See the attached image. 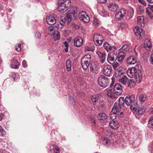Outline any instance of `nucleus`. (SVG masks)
<instances>
[{
    "label": "nucleus",
    "instance_id": "0eeeda50",
    "mask_svg": "<svg viewBox=\"0 0 153 153\" xmlns=\"http://www.w3.org/2000/svg\"><path fill=\"white\" fill-rule=\"evenodd\" d=\"M80 20L83 22L88 23L90 21V18L88 15L85 11L80 12L79 15Z\"/></svg>",
    "mask_w": 153,
    "mask_h": 153
},
{
    "label": "nucleus",
    "instance_id": "e2e57ef3",
    "mask_svg": "<svg viewBox=\"0 0 153 153\" xmlns=\"http://www.w3.org/2000/svg\"><path fill=\"white\" fill-rule=\"evenodd\" d=\"M16 49L17 51L18 52H19L21 51V48L20 44L18 45V47H16Z\"/></svg>",
    "mask_w": 153,
    "mask_h": 153
},
{
    "label": "nucleus",
    "instance_id": "c03bdc74",
    "mask_svg": "<svg viewBox=\"0 0 153 153\" xmlns=\"http://www.w3.org/2000/svg\"><path fill=\"white\" fill-rule=\"evenodd\" d=\"M107 95L108 97H110L112 98H115L114 95V93H113L112 90H108L107 91Z\"/></svg>",
    "mask_w": 153,
    "mask_h": 153
},
{
    "label": "nucleus",
    "instance_id": "20e7f679",
    "mask_svg": "<svg viewBox=\"0 0 153 153\" xmlns=\"http://www.w3.org/2000/svg\"><path fill=\"white\" fill-rule=\"evenodd\" d=\"M91 58L90 55L88 54L85 55L82 58L81 64L83 69L85 70L87 69L91 63Z\"/></svg>",
    "mask_w": 153,
    "mask_h": 153
},
{
    "label": "nucleus",
    "instance_id": "4d7b16f0",
    "mask_svg": "<svg viewBox=\"0 0 153 153\" xmlns=\"http://www.w3.org/2000/svg\"><path fill=\"white\" fill-rule=\"evenodd\" d=\"M22 65L23 67L26 68L27 67V65L26 61L25 60H23L22 62Z\"/></svg>",
    "mask_w": 153,
    "mask_h": 153
},
{
    "label": "nucleus",
    "instance_id": "13d9d810",
    "mask_svg": "<svg viewBox=\"0 0 153 153\" xmlns=\"http://www.w3.org/2000/svg\"><path fill=\"white\" fill-rule=\"evenodd\" d=\"M69 98L70 99V102L71 104H73L74 103H75V101L74 100V99L72 98V99H71V96H69Z\"/></svg>",
    "mask_w": 153,
    "mask_h": 153
},
{
    "label": "nucleus",
    "instance_id": "58836bf2",
    "mask_svg": "<svg viewBox=\"0 0 153 153\" xmlns=\"http://www.w3.org/2000/svg\"><path fill=\"white\" fill-rule=\"evenodd\" d=\"M121 108H122L118 107L117 106L116 114L117 116H118L119 117H122L123 116V111H121Z\"/></svg>",
    "mask_w": 153,
    "mask_h": 153
},
{
    "label": "nucleus",
    "instance_id": "ea45409f",
    "mask_svg": "<svg viewBox=\"0 0 153 153\" xmlns=\"http://www.w3.org/2000/svg\"><path fill=\"white\" fill-rule=\"evenodd\" d=\"M66 67L67 70L70 71L71 70V62L69 59H68L66 62Z\"/></svg>",
    "mask_w": 153,
    "mask_h": 153
},
{
    "label": "nucleus",
    "instance_id": "79ce46f5",
    "mask_svg": "<svg viewBox=\"0 0 153 153\" xmlns=\"http://www.w3.org/2000/svg\"><path fill=\"white\" fill-rule=\"evenodd\" d=\"M59 150V148L57 146L52 144L50 146V151H53L54 152L58 151Z\"/></svg>",
    "mask_w": 153,
    "mask_h": 153
},
{
    "label": "nucleus",
    "instance_id": "5fc2aeb1",
    "mask_svg": "<svg viewBox=\"0 0 153 153\" xmlns=\"http://www.w3.org/2000/svg\"><path fill=\"white\" fill-rule=\"evenodd\" d=\"M93 24L95 25H97L99 23V20L97 19L94 18L93 22Z\"/></svg>",
    "mask_w": 153,
    "mask_h": 153
},
{
    "label": "nucleus",
    "instance_id": "9d476101",
    "mask_svg": "<svg viewBox=\"0 0 153 153\" xmlns=\"http://www.w3.org/2000/svg\"><path fill=\"white\" fill-rule=\"evenodd\" d=\"M137 69L135 67L129 68L127 71L128 76L130 78H137Z\"/></svg>",
    "mask_w": 153,
    "mask_h": 153
},
{
    "label": "nucleus",
    "instance_id": "a19ab883",
    "mask_svg": "<svg viewBox=\"0 0 153 153\" xmlns=\"http://www.w3.org/2000/svg\"><path fill=\"white\" fill-rule=\"evenodd\" d=\"M102 143L105 146H108L110 145V142L107 138H104L102 139Z\"/></svg>",
    "mask_w": 153,
    "mask_h": 153
},
{
    "label": "nucleus",
    "instance_id": "bb28decb",
    "mask_svg": "<svg viewBox=\"0 0 153 153\" xmlns=\"http://www.w3.org/2000/svg\"><path fill=\"white\" fill-rule=\"evenodd\" d=\"M129 79L126 75H123L119 79L120 82L124 85H126L128 83Z\"/></svg>",
    "mask_w": 153,
    "mask_h": 153
},
{
    "label": "nucleus",
    "instance_id": "052dcab7",
    "mask_svg": "<svg viewBox=\"0 0 153 153\" xmlns=\"http://www.w3.org/2000/svg\"><path fill=\"white\" fill-rule=\"evenodd\" d=\"M90 118L92 122V123H95V120L94 119V116L92 115H91L90 116Z\"/></svg>",
    "mask_w": 153,
    "mask_h": 153
},
{
    "label": "nucleus",
    "instance_id": "1a4fd4ad",
    "mask_svg": "<svg viewBox=\"0 0 153 153\" xmlns=\"http://www.w3.org/2000/svg\"><path fill=\"white\" fill-rule=\"evenodd\" d=\"M56 18L57 16L56 15H51L48 17L46 21L48 25H53L56 23Z\"/></svg>",
    "mask_w": 153,
    "mask_h": 153
},
{
    "label": "nucleus",
    "instance_id": "4c0bfd02",
    "mask_svg": "<svg viewBox=\"0 0 153 153\" xmlns=\"http://www.w3.org/2000/svg\"><path fill=\"white\" fill-rule=\"evenodd\" d=\"M99 98V95L97 94L94 95L92 97L91 100L94 105H96V102L98 100Z\"/></svg>",
    "mask_w": 153,
    "mask_h": 153
},
{
    "label": "nucleus",
    "instance_id": "4be33fe9",
    "mask_svg": "<svg viewBox=\"0 0 153 153\" xmlns=\"http://www.w3.org/2000/svg\"><path fill=\"white\" fill-rule=\"evenodd\" d=\"M152 44L149 40L146 39L144 42V47L147 50L150 51L151 49Z\"/></svg>",
    "mask_w": 153,
    "mask_h": 153
},
{
    "label": "nucleus",
    "instance_id": "e433bc0d",
    "mask_svg": "<svg viewBox=\"0 0 153 153\" xmlns=\"http://www.w3.org/2000/svg\"><path fill=\"white\" fill-rule=\"evenodd\" d=\"M139 100L142 103H143L146 99V97L145 95L140 94L139 96Z\"/></svg>",
    "mask_w": 153,
    "mask_h": 153
},
{
    "label": "nucleus",
    "instance_id": "a211bd4d",
    "mask_svg": "<svg viewBox=\"0 0 153 153\" xmlns=\"http://www.w3.org/2000/svg\"><path fill=\"white\" fill-rule=\"evenodd\" d=\"M127 63L129 65H134L137 62L136 58L134 56H131L126 59Z\"/></svg>",
    "mask_w": 153,
    "mask_h": 153
},
{
    "label": "nucleus",
    "instance_id": "f3484780",
    "mask_svg": "<svg viewBox=\"0 0 153 153\" xmlns=\"http://www.w3.org/2000/svg\"><path fill=\"white\" fill-rule=\"evenodd\" d=\"M123 69V68L120 66L116 70L114 74V76L116 78H120L121 77H122L121 76H122L124 75Z\"/></svg>",
    "mask_w": 153,
    "mask_h": 153
},
{
    "label": "nucleus",
    "instance_id": "aec40b11",
    "mask_svg": "<svg viewBox=\"0 0 153 153\" xmlns=\"http://www.w3.org/2000/svg\"><path fill=\"white\" fill-rule=\"evenodd\" d=\"M90 70L93 74H95L97 72L98 68L97 64L94 62L91 63Z\"/></svg>",
    "mask_w": 153,
    "mask_h": 153
},
{
    "label": "nucleus",
    "instance_id": "a878e982",
    "mask_svg": "<svg viewBox=\"0 0 153 153\" xmlns=\"http://www.w3.org/2000/svg\"><path fill=\"white\" fill-rule=\"evenodd\" d=\"M137 22L138 25L142 27H144V19L143 16H138L137 17Z\"/></svg>",
    "mask_w": 153,
    "mask_h": 153
},
{
    "label": "nucleus",
    "instance_id": "4468645a",
    "mask_svg": "<svg viewBox=\"0 0 153 153\" xmlns=\"http://www.w3.org/2000/svg\"><path fill=\"white\" fill-rule=\"evenodd\" d=\"M126 53L124 51H120L118 53H115V58L119 62H121L124 58Z\"/></svg>",
    "mask_w": 153,
    "mask_h": 153
},
{
    "label": "nucleus",
    "instance_id": "603ef678",
    "mask_svg": "<svg viewBox=\"0 0 153 153\" xmlns=\"http://www.w3.org/2000/svg\"><path fill=\"white\" fill-rule=\"evenodd\" d=\"M63 44L66 47V48L65 49V51L66 52H68V43L67 42H65L63 43Z\"/></svg>",
    "mask_w": 153,
    "mask_h": 153
},
{
    "label": "nucleus",
    "instance_id": "473e14b6",
    "mask_svg": "<svg viewBox=\"0 0 153 153\" xmlns=\"http://www.w3.org/2000/svg\"><path fill=\"white\" fill-rule=\"evenodd\" d=\"M108 9L112 11H115L118 8V6L114 3H111L108 5Z\"/></svg>",
    "mask_w": 153,
    "mask_h": 153
},
{
    "label": "nucleus",
    "instance_id": "2f4dec72",
    "mask_svg": "<svg viewBox=\"0 0 153 153\" xmlns=\"http://www.w3.org/2000/svg\"><path fill=\"white\" fill-rule=\"evenodd\" d=\"M135 111L137 112V114L138 115L142 114L145 111V110L143 108L138 107L137 105V107L135 109H132Z\"/></svg>",
    "mask_w": 153,
    "mask_h": 153
},
{
    "label": "nucleus",
    "instance_id": "7c9ffc66",
    "mask_svg": "<svg viewBox=\"0 0 153 153\" xmlns=\"http://www.w3.org/2000/svg\"><path fill=\"white\" fill-rule=\"evenodd\" d=\"M20 64L19 62L16 59H13V62L11 64L12 68L16 69L19 68Z\"/></svg>",
    "mask_w": 153,
    "mask_h": 153
},
{
    "label": "nucleus",
    "instance_id": "9b49d317",
    "mask_svg": "<svg viewBox=\"0 0 153 153\" xmlns=\"http://www.w3.org/2000/svg\"><path fill=\"white\" fill-rule=\"evenodd\" d=\"M112 68L111 66L109 65L105 66L103 69V74L106 76H110L111 74Z\"/></svg>",
    "mask_w": 153,
    "mask_h": 153
},
{
    "label": "nucleus",
    "instance_id": "b1692460",
    "mask_svg": "<svg viewBox=\"0 0 153 153\" xmlns=\"http://www.w3.org/2000/svg\"><path fill=\"white\" fill-rule=\"evenodd\" d=\"M67 19L66 16H62L60 17V21L58 24V27L59 28H62L65 25V23Z\"/></svg>",
    "mask_w": 153,
    "mask_h": 153
},
{
    "label": "nucleus",
    "instance_id": "37998d69",
    "mask_svg": "<svg viewBox=\"0 0 153 153\" xmlns=\"http://www.w3.org/2000/svg\"><path fill=\"white\" fill-rule=\"evenodd\" d=\"M137 11L138 14H142L143 12V7L138 6L137 8Z\"/></svg>",
    "mask_w": 153,
    "mask_h": 153
},
{
    "label": "nucleus",
    "instance_id": "864d4df0",
    "mask_svg": "<svg viewBox=\"0 0 153 153\" xmlns=\"http://www.w3.org/2000/svg\"><path fill=\"white\" fill-rule=\"evenodd\" d=\"M137 78H134L137 79H139V81H140L142 80V74L141 73H138L137 74H136Z\"/></svg>",
    "mask_w": 153,
    "mask_h": 153
},
{
    "label": "nucleus",
    "instance_id": "5701e85b",
    "mask_svg": "<svg viewBox=\"0 0 153 153\" xmlns=\"http://www.w3.org/2000/svg\"><path fill=\"white\" fill-rule=\"evenodd\" d=\"M97 11L98 13L102 16L105 17L108 16V14L105 10L102 7L99 8L97 7Z\"/></svg>",
    "mask_w": 153,
    "mask_h": 153
},
{
    "label": "nucleus",
    "instance_id": "ddd939ff",
    "mask_svg": "<svg viewBox=\"0 0 153 153\" xmlns=\"http://www.w3.org/2000/svg\"><path fill=\"white\" fill-rule=\"evenodd\" d=\"M117 109V104H114V106L111 109V111L110 113V118L113 120L115 119L117 116L116 112Z\"/></svg>",
    "mask_w": 153,
    "mask_h": 153
},
{
    "label": "nucleus",
    "instance_id": "bf43d9fd",
    "mask_svg": "<svg viewBox=\"0 0 153 153\" xmlns=\"http://www.w3.org/2000/svg\"><path fill=\"white\" fill-rule=\"evenodd\" d=\"M138 2L144 6L146 5V3L144 0H137Z\"/></svg>",
    "mask_w": 153,
    "mask_h": 153
},
{
    "label": "nucleus",
    "instance_id": "c9c22d12",
    "mask_svg": "<svg viewBox=\"0 0 153 153\" xmlns=\"http://www.w3.org/2000/svg\"><path fill=\"white\" fill-rule=\"evenodd\" d=\"M128 86L131 88L134 87L136 83L134 80L132 79H128L127 84Z\"/></svg>",
    "mask_w": 153,
    "mask_h": 153
},
{
    "label": "nucleus",
    "instance_id": "6ab92c4d",
    "mask_svg": "<svg viewBox=\"0 0 153 153\" xmlns=\"http://www.w3.org/2000/svg\"><path fill=\"white\" fill-rule=\"evenodd\" d=\"M151 12H152L153 13V5H149L148 7L146 8V14L152 19L153 18V15Z\"/></svg>",
    "mask_w": 153,
    "mask_h": 153
},
{
    "label": "nucleus",
    "instance_id": "c756f323",
    "mask_svg": "<svg viewBox=\"0 0 153 153\" xmlns=\"http://www.w3.org/2000/svg\"><path fill=\"white\" fill-rule=\"evenodd\" d=\"M125 103V99L123 97H120L118 100V108H123L124 107V105Z\"/></svg>",
    "mask_w": 153,
    "mask_h": 153
},
{
    "label": "nucleus",
    "instance_id": "6e6d98bb",
    "mask_svg": "<svg viewBox=\"0 0 153 153\" xmlns=\"http://www.w3.org/2000/svg\"><path fill=\"white\" fill-rule=\"evenodd\" d=\"M127 24L125 22L123 23L121 25V27L122 28L124 29L127 27H128Z\"/></svg>",
    "mask_w": 153,
    "mask_h": 153
},
{
    "label": "nucleus",
    "instance_id": "6e6552de",
    "mask_svg": "<svg viewBox=\"0 0 153 153\" xmlns=\"http://www.w3.org/2000/svg\"><path fill=\"white\" fill-rule=\"evenodd\" d=\"M113 92L116 95H119L122 94L123 87L121 85L120 83L116 84L114 86Z\"/></svg>",
    "mask_w": 153,
    "mask_h": 153
},
{
    "label": "nucleus",
    "instance_id": "3c124183",
    "mask_svg": "<svg viewBox=\"0 0 153 153\" xmlns=\"http://www.w3.org/2000/svg\"><path fill=\"white\" fill-rule=\"evenodd\" d=\"M0 132L2 136H4L5 135L6 133L4 129H3L2 127L0 126Z\"/></svg>",
    "mask_w": 153,
    "mask_h": 153
},
{
    "label": "nucleus",
    "instance_id": "39448f33",
    "mask_svg": "<svg viewBox=\"0 0 153 153\" xmlns=\"http://www.w3.org/2000/svg\"><path fill=\"white\" fill-rule=\"evenodd\" d=\"M98 81L100 86L104 88L108 86L109 82L108 78L104 75H100L98 78Z\"/></svg>",
    "mask_w": 153,
    "mask_h": 153
},
{
    "label": "nucleus",
    "instance_id": "dca6fc26",
    "mask_svg": "<svg viewBox=\"0 0 153 153\" xmlns=\"http://www.w3.org/2000/svg\"><path fill=\"white\" fill-rule=\"evenodd\" d=\"M82 44L83 39L81 37L78 36L74 39V44L76 47H79L82 45Z\"/></svg>",
    "mask_w": 153,
    "mask_h": 153
},
{
    "label": "nucleus",
    "instance_id": "a18cd8bd",
    "mask_svg": "<svg viewBox=\"0 0 153 153\" xmlns=\"http://www.w3.org/2000/svg\"><path fill=\"white\" fill-rule=\"evenodd\" d=\"M148 126L149 128H153V117L151 118L149 120Z\"/></svg>",
    "mask_w": 153,
    "mask_h": 153
},
{
    "label": "nucleus",
    "instance_id": "774afa93",
    "mask_svg": "<svg viewBox=\"0 0 153 153\" xmlns=\"http://www.w3.org/2000/svg\"><path fill=\"white\" fill-rule=\"evenodd\" d=\"M150 61L151 63L153 65V53H152L151 56L150 58Z\"/></svg>",
    "mask_w": 153,
    "mask_h": 153
},
{
    "label": "nucleus",
    "instance_id": "c85d7f7f",
    "mask_svg": "<svg viewBox=\"0 0 153 153\" xmlns=\"http://www.w3.org/2000/svg\"><path fill=\"white\" fill-rule=\"evenodd\" d=\"M97 54L101 59V62L103 63L106 57V55L105 53H102L100 51L97 52Z\"/></svg>",
    "mask_w": 153,
    "mask_h": 153
},
{
    "label": "nucleus",
    "instance_id": "412c9836",
    "mask_svg": "<svg viewBox=\"0 0 153 153\" xmlns=\"http://www.w3.org/2000/svg\"><path fill=\"white\" fill-rule=\"evenodd\" d=\"M103 46L104 48L107 51L112 50L113 48L114 49H116V46L112 45L107 42L104 43Z\"/></svg>",
    "mask_w": 153,
    "mask_h": 153
},
{
    "label": "nucleus",
    "instance_id": "2eb2a0df",
    "mask_svg": "<svg viewBox=\"0 0 153 153\" xmlns=\"http://www.w3.org/2000/svg\"><path fill=\"white\" fill-rule=\"evenodd\" d=\"M115 52H110L108 54L107 58V61L110 64H112L115 61Z\"/></svg>",
    "mask_w": 153,
    "mask_h": 153
},
{
    "label": "nucleus",
    "instance_id": "8fccbe9b",
    "mask_svg": "<svg viewBox=\"0 0 153 153\" xmlns=\"http://www.w3.org/2000/svg\"><path fill=\"white\" fill-rule=\"evenodd\" d=\"M100 105L103 109L105 108L106 102L103 100H101L100 102Z\"/></svg>",
    "mask_w": 153,
    "mask_h": 153
},
{
    "label": "nucleus",
    "instance_id": "49530a36",
    "mask_svg": "<svg viewBox=\"0 0 153 153\" xmlns=\"http://www.w3.org/2000/svg\"><path fill=\"white\" fill-rule=\"evenodd\" d=\"M94 42L97 46H99L101 45L103 42V40H93Z\"/></svg>",
    "mask_w": 153,
    "mask_h": 153
},
{
    "label": "nucleus",
    "instance_id": "680f3d73",
    "mask_svg": "<svg viewBox=\"0 0 153 153\" xmlns=\"http://www.w3.org/2000/svg\"><path fill=\"white\" fill-rule=\"evenodd\" d=\"M35 35L36 37L39 38L41 37V34L39 32H37L36 33Z\"/></svg>",
    "mask_w": 153,
    "mask_h": 153
},
{
    "label": "nucleus",
    "instance_id": "f03ea898",
    "mask_svg": "<svg viewBox=\"0 0 153 153\" xmlns=\"http://www.w3.org/2000/svg\"><path fill=\"white\" fill-rule=\"evenodd\" d=\"M77 8L76 7L73 6L70 8L66 13L67 23H70L72 20H75L77 18Z\"/></svg>",
    "mask_w": 153,
    "mask_h": 153
},
{
    "label": "nucleus",
    "instance_id": "f8f14e48",
    "mask_svg": "<svg viewBox=\"0 0 153 153\" xmlns=\"http://www.w3.org/2000/svg\"><path fill=\"white\" fill-rule=\"evenodd\" d=\"M126 14V10L124 9H121L117 11L115 15V18L118 19H122Z\"/></svg>",
    "mask_w": 153,
    "mask_h": 153
},
{
    "label": "nucleus",
    "instance_id": "de8ad7c7",
    "mask_svg": "<svg viewBox=\"0 0 153 153\" xmlns=\"http://www.w3.org/2000/svg\"><path fill=\"white\" fill-rule=\"evenodd\" d=\"M120 49L125 51H128L129 50V47L127 45H123Z\"/></svg>",
    "mask_w": 153,
    "mask_h": 153
},
{
    "label": "nucleus",
    "instance_id": "cd10ccee",
    "mask_svg": "<svg viewBox=\"0 0 153 153\" xmlns=\"http://www.w3.org/2000/svg\"><path fill=\"white\" fill-rule=\"evenodd\" d=\"M107 116L104 113H101L99 114L97 116L98 119L102 122H103L104 120L107 118Z\"/></svg>",
    "mask_w": 153,
    "mask_h": 153
},
{
    "label": "nucleus",
    "instance_id": "f704fd0d",
    "mask_svg": "<svg viewBox=\"0 0 153 153\" xmlns=\"http://www.w3.org/2000/svg\"><path fill=\"white\" fill-rule=\"evenodd\" d=\"M103 40V36L100 34L95 33L93 36V40Z\"/></svg>",
    "mask_w": 153,
    "mask_h": 153
},
{
    "label": "nucleus",
    "instance_id": "7ed1b4c3",
    "mask_svg": "<svg viewBox=\"0 0 153 153\" xmlns=\"http://www.w3.org/2000/svg\"><path fill=\"white\" fill-rule=\"evenodd\" d=\"M125 99V103L128 106H130V108L135 109L137 107V104L135 100V97L133 95L127 96Z\"/></svg>",
    "mask_w": 153,
    "mask_h": 153
},
{
    "label": "nucleus",
    "instance_id": "393cba45",
    "mask_svg": "<svg viewBox=\"0 0 153 153\" xmlns=\"http://www.w3.org/2000/svg\"><path fill=\"white\" fill-rule=\"evenodd\" d=\"M109 126L111 128L115 129L119 127L118 122L116 121H111L109 123Z\"/></svg>",
    "mask_w": 153,
    "mask_h": 153
},
{
    "label": "nucleus",
    "instance_id": "09e8293b",
    "mask_svg": "<svg viewBox=\"0 0 153 153\" xmlns=\"http://www.w3.org/2000/svg\"><path fill=\"white\" fill-rule=\"evenodd\" d=\"M111 64L112 65L113 68L116 70L117 68L120 67H119V64L117 62H114V63H112V64Z\"/></svg>",
    "mask_w": 153,
    "mask_h": 153
},
{
    "label": "nucleus",
    "instance_id": "69168bd1",
    "mask_svg": "<svg viewBox=\"0 0 153 153\" xmlns=\"http://www.w3.org/2000/svg\"><path fill=\"white\" fill-rule=\"evenodd\" d=\"M97 1L100 3H105L107 0H97Z\"/></svg>",
    "mask_w": 153,
    "mask_h": 153
},
{
    "label": "nucleus",
    "instance_id": "423d86ee",
    "mask_svg": "<svg viewBox=\"0 0 153 153\" xmlns=\"http://www.w3.org/2000/svg\"><path fill=\"white\" fill-rule=\"evenodd\" d=\"M134 31L138 39L142 38L144 35V31L140 27H135L134 29Z\"/></svg>",
    "mask_w": 153,
    "mask_h": 153
},
{
    "label": "nucleus",
    "instance_id": "f257e3e1",
    "mask_svg": "<svg viewBox=\"0 0 153 153\" xmlns=\"http://www.w3.org/2000/svg\"><path fill=\"white\" fill-rule=\"evenodd\" d=\"M58 4L59 11L65 12L70 7L71 2L70 0H59Z\"/></svg>",
    "mask_w": 153,
    "mask_h": 153
},
{
    "label": "nucleus",
    "instance_id": "0e129e2a",
    "mask_svg": "<svg viewBox=\"0 0 153 153\" xmlns=\"http://www.w3.org/2000/svg\"><path fill=\"white\" fill-rule=\"evenodd\" d=\"M12 76L14 79V80L17 79L16 78V74L15 73H13L12 75Z\"/></svg>",
    "mask_w": 153,
    "mask_h": 153
},
{
    "label": "nucleus",
    "instance_id": "72a5a7b5",
    "mask_svg": "<svg viewBox=\"0 0 153 153\" xmlns=\"http://www.w3.org/2000/svg\"><path fill=\"white\" fill-rule=\"evenodd\" d=\"M52 35L54 37V39L55 41H56L60 39V35L59 33L57 30H56L54 31V32L52 33Z\"/></svg>",
    "mask_w": 153,
    "mask_h": 153
},
{
    "label": "nucleus",
    "instance_id": "338daca9",
    "mask_svg": "<svg viewBox=\"0 0 153 153\" xmlns=\"http://www.w3.org/2000/svg\"><path fill=\"white\" fill-rule=\"evenodd\" d=\"M54 28L52 27H48V30L49 31H50V32H51L52 31H54Z\"/></svg>",
    "mask_w": 153,
    "mask_h": 153
}]
</instances>
